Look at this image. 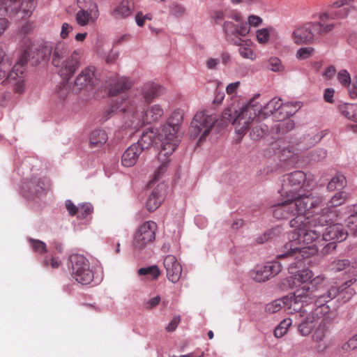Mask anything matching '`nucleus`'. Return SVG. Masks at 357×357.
I'll list each match as a JSON object with an SVG mask.
<instances>
[{"mask_svg": "<svg viewBox=\"0 0 357 357\" xmlns=\"http://www.w3.org/2000/svg\"><path fill=\"white\" fill-rule=\"evenodd\" d=\"M353 280L347 281L340 287L331 286L324 294L319 296L314 303L317 307L311 312H307L304 307L303 303L302 307L296 312H298V330L303 336L308 335L319 322L323 320H334L335 313L332 311L327 303L339 295L343 302L348 301L354 294L355 291L351 288Z\"/></svg>", "mask_w": 357, "mask_h": 357, "instance_id": "1", "label": "nucleus"}, {"mask_svg": "<svg viewBox=\"0 0 357 357\" xmlns=\"http://www.w3.org/2000/svg\"><path fill=\"white\" fill-rule=\"evenodd\" d=\"M287 251L278 255V259H287L291 261L288 267L289 272L292 275L288 278L287 282L291 289H295L291 293L296 300L303 303H310L313 300L312 296V287L310 286V279L313 277V273L308 268L295 271L296 268L303 265V259L314 255L317 249L314 245L306 247L287 248Z\"/></svg>", "mask_w": 357, "mask_h": 357, "instance_id": "2", "label": "nucleus"}, {"mask_svg": "<svg viewBox=\"0 0 357 357\" xmlns=\"http://www.w3.org/2000/svg\"><path fill=\"white\" fill-rule=\"evenodd\" d=\"M259 97V95L255 96L239 109L234 105L227 107L222 114L223 123H231L237 134L244 135L252 122L261 120L257 112L261 109V104L257 101Z\"/></svg>", "mask_w": 357, "mask_h": 357, "instance_id": "3", "label": "nucleus"}, {"mask_svg": "<svg viewBox=\"0 0 357 357\" xmlns=\"http://www.w3.org/2000/svg\"><path fill=\"white\" fill-rule=\"evenodd\" d=\"M335 28V23H327L320 20L306 21L294 26L291 34L293 43L297 45H311L326 36Z\"/></svg>", "mask_w": 357, "mask_h": 357, "instance_id": "4", "label": "nucleus"}, {"mask_svg": "<svg viewBox=\"0 0 357 357\" xmlns=\"http://www.w3.org/2000/svg\"><path fill=\"white\" fill-rule=\"evenodd\" d=\"M323 197H306L298 199H287L278 204L273 209V215L277 219H287L291 216L307 215L314 209L322 206Z\"/></svg>", "mask_w": 357, "mask_h": 357, "instance_id": "5", "label": "nucleus"}, {"mask_svg": "<svg viewBox=\"0 0 357 357\" xmlns=\"http://www.w3.org/2000/svg\"><path fill=\"white\" fill-rule=\"evenodd\" d=\"M123 102L114 103L109 110L106 111L107 119L112 116V113L118 111L126 112L130 114L132 119L131 126L134 128L142 126L144 123H151L158 121L164 114L163 109L159 105H153L151 106L146 112L139 111L135 100L129 101L128 103L125 102L126 105L123 106Z\"/></svg>", "mask_w": 357, "mask_h": 357, "instance_id": "6", "label": "nucleus"}, {"mask_svg": "<svg viewBox=\"0 0 357 357\" xmlns=\"http://www.w3.org/2000/svg\"><path fill=\"white\" fill-rule=\"evenodd\" d=\"M312 183L313 179L307 178L304 172L295 171L283 176L279 193L287 199H296L304 197H321L309 193V189L311 188Z\"/></svg>", "mask_w": 357, "mask_h": 357, "instance_id": "7", "label": "nucleus"}, {"mask_svg": "<svg viewBox=\"0 0 357 357\" xmlns=\"http://www.w3.org/2000/svg\"><path fill=\"white\" fill-rule=\"evenodd\" d=\"M289 225L294 230L289 234L291 241L289 246L295 248L297 244L309 245L313 243L320 237L322 229L317 227L307 215H299L290 220Z\"/></svg>", "mask_w": 357, "mask_h": 357, "instance_id": "8", "label": "nucleus"}, {"mask_svg": "<svg viewBox=\"0 0 357 357\" xmlns=\"http://www.w3.org/2000/svg\"><path fill=\"white\" fill-rule=\"evenodd\" d=\"M183 113L180 109L174 111L167 122L160 127L158 132V139L162 144L160 155L172 154L178 144L177 133L183 122Z\"/></svg>", "mask_w": 357, "mask_h": 357, "instance_id": "9", "label": "nucleus"}, {"mask_svg": "<svg viewBox=\"0 0 357 357\" xmlns=\"http://www.w3.org/2000/svg\"><path fill=\"white\" fill-rule=\"evenodd\" d=\"M217 121L216 116L202 111L197 112L190 127V136L193 138L200 135L199 141H203L210 133L212 128Z\"/></svg>", "mask_w": 357, "mask_h": 357, "instance_id": "10", "label": "nucleus"}, {"mask_svg": "<svg viewBox=\"0 0 357 357\" xmlns=\"http://www.w3.org/2000/svg\"><path fill=\"white\" fill-rule=\"evenodd\" d=\"M70 259L72 263V275L75 280L83 285L90 284L93 280V272L89 260L81 255H73Z\"/></svg>", "mask_w": 357, "mask_h": 357, "instance_id": "11", "label": "nucleus"}, {"mask_svg": "<svg viewBox=\"0 0 357 357\" xmlns=\"http://www.w3.org/2000/svg\"><path fill=\"white\" fill-rule=\"evenodd\" d=\"M157 229V224L152 220L146 221L139 225L134 234L133 248L142 250L153 243L155 238Z\"/></svg>", "mask_w": 357, "mask_h": 357, "instance_id": "12", "label": "nucleus"}, {"mask_svg": "<svg viewBox=\"0 0 357 357\" xmlns=\"http://www.w3.org/2000/svg\"><path fill=\"white\" fill-rule=\"evenodd\" d=\"M289 104H283L280 98H274L264 107L261 105L260 112H257L261 119H264L271 114H274L277 119H285L294 113V111L289 110Z\"/></svg>", "mask_w": 357, "mask_h": 357, "instance_id": "13", "label": "nucleus"}, {"mask_svg": "<svg viewBox=\"0 0 357 357\" xmlns=\"http://www.w3.org/2000/svg\"><path fill=\"white\" fill-rule=\"evenodd\" d=\"M222 29L227 39L236 45H241L244 43L241 37L246 36L250 31L246 21L236 24L233 22L225 21L222 24Z\"/></svg>", "mask_w": 357, "mask_h": 357, "instance_id": "14", "label": "nucleus"}, {"mask_svg": "<svg viewBox=\"0 0 357 357\" xmlns=\"http://www.w3.org/2000/svg\"><path fill=\"white\" fill-rule=\"evenodd\" d=\"M303 303L296 300V298L291 293L282 298L277 299L268 303L266 306V311L269 313H275L282 308L289 314L296 312L302 307Z\"/></svg>", "mask_w": 357, "mask_h": 357, "instance_id": "15", "label": "nucleus"}, {"mask_svg": "<svg viewBox=\"0 0 357 357\" xmlns=\"http://www.w3.org/2000/svg\"><path fill=\"white\" fill-rule=\"evenodd\" d=\"M282 266L279 261L268 262L252 271L250 276L257 282H264L277 275L281 271Z\"/></svg>", "mask_w": 357, "mask_h": 357, "instance_id": "16", "label": "nucleus"}, {"mask_svg": "<svg viewBox=\"0 0 357 357\" xmlns=\"http://www.w3.org/2000/svg\"><path fill=\"white\" fill-rule=\"evenodd\" d=\"M335 1L328 6V10H322L319 13H314L312 17L325 22L330 20H343L347 18L353 6L347 7V6H341L340 7H335L333 5Z\"/></svg>", "mask_w": 357, "mask_h": 357, "instance_id": "17", "label": "nucleus"}, {"mask_svg": "<svg viewBox=\"0 0 357 357\" xmlns=\"http://www.w3.org/2000/svg\"><path fill=\"white\" fill-rule=\"evenodd\" d=\"M100 15L98 4L90 1L86 9L81 8L75 15V20L78 25L86 26L96 22Z\"/></svg>", "mask_w": 357, "mask_h": 357, "instance_id": "18", "label": "nucleus"}, {"mask_svg": "<svg viewBox=\"0 0 357 357\" xmlns=\"http://www.w3.org/2000/svg\"><path fill=\"white\" fill-rule=\"evenodd\" d=\"M107 82L109 95L111 96H115L119 94H123L122 100L125 101V93L131 88L132 82L128 77H119V75L110 77Z\"/></svg>", "mask_w": 357, "mask_h": 357, "instance_id": "19", "label": "nucleus"}, {"mask_svg": "<svg viewBox=\"0 0 357 357\" xmlns=\"http://www.w3.org/2000/svg\"><path fill=\"white\" fill-rule=\"evenodd\" d=\"M7 10L13 12L22 11L24 15L29 17L31 15L36 6V0H4L1 2Z\"/></svg>", "mask_w": 357, "mask_h": 357, "instance_id": "20", "label": "nucleus"}, {"mask_svg": "<svg viewBox=\"0 0 357 357\" xmlns=\"http://www.w3.org/2000/svg\"><path fill=\"white\" fill-rule=\"evenodd\" d=\"M167 279L172 283L177 282L182 273V267L175 256L169 255L163 261Z\"/></svg>", "mask_w": 357, "mask_h": 357, "instance_id": "21", "label": "nucleus"}, {"mask_svg": "<svg viewBox=\"0 0 357 357\" xmlns=\"http://www.w3.org/2000/svg\"><path fill=\"white\" fill-rule=\"evenodd\" d=\"M166 188L162 183L158 184L150 193L146 202V208L149 212L155 211L163 202Z\"/></svg>", "mask_w": 357, "mask_h": 357, "instance_id": "22", "label": "nucleus"}, {"mask_svg": "<svg viewBox=\"0 0 357 357\" xmlns=\"http://www.w3.org/2000/svg\"><path fill=\"white\" fill-rule=\"evenodd\" d=\"M321 234L322 241L341 242L347 238L348 233L342 225L333 224L326 227L325 231L322 230Z\"/></svg>", "mask_w": 357, "mask_h": 357, "instance_id": "23", "label": "nucleus"}, {"mask_svg": "<svg viewBox=\"0 0 357 357\" xmlns=\"http://www.w3.org/2000/svg\"><path fill=\"white\" fill-rule=\"evenodd\" d=\"M336 218L337 214L335 211L326 207L321 209L320 213L310 217V219L314 225H317V227L319 229H322V227L325 225H333Z\"/></svg>", "mask_w": 357, "mask_h": 357, "instance_id": "24", "label": "nucleus"}, {"mask_svg": "<svg viewBox=\"0 0 357 357\" xmlns=\"http://www.w3.org/2000/svg\"><path fill=\"white\" fill-rule=\"evenodd\" d=\"M336 218L337 214L335 211L326 207L321 209L320 213L310 217V219L314 225H317V227L319 229H322V227L325 225H333Z\"/></svg>", "mask_w": 357, "mask_h": 357, "instance_id": "25", "label": "nucleus"}, {"mask_svg": "<svg viewBox=\"0 0 357 357\" xmlns=\"http://www.w3.org/2000/svg\"><path fill=\"white\" fill-rule=\"evenodd\" d=\"M75 68H61L59 74L63 79V83L58 87L56 95L58 98L64 101L70 94V86L65 80L68 81L75 73Z\"/></svg>", "mask_w": 357, "mask_h": 357, "instance_id": "26", "label": "nucleus"}, {"mask_svg": "<svg viewBox=\"0 0 357 357\" xmlns=\"http://www.w3.org/2000/svg\"><path fill=\"white\" fill-rule=\"evenodd\" d=\"M40 58H42V56L39 52H33L30 48H26L19 55L15 65L20 66H37L42 65L43 60H40Z\"/></svg>", "mask_w": 357, "mask_h": 357, "instance_id": "27", "label": "nucleus"}, {"mask_svg": "<svg viewBox=\"0 0 357 357\" xmlns=\"http://www.w3.org/2000/svg\"><path fill=\"white\" fill-rule=\"evenodd\" d=\"M24 71L21 68H12L7 76V83L13 85V91L22 94L25 90Z\"/></svg>", "mask_w": 357, "mask_h": 357, "instance_id": "28", "label": "nucleus"}, {"mask_svg": "<svg viewBox=\"0 0 357 357\" xmlns=\"http://www.w3.org/2000/svg\"><path fill=\"white\" fill-rule=\"evenodd\" d=\"M142 153L139 145L132 144L123 153L121 163L124 167H130L135 165Z\"/></svg>", "mask_w": 357, "mask_h": 357, "instance_id": "29", "label": "nucleus"}, {"mask_svg": "<svg viewBox=\"0 0 357 357\" xmlns=\"http://www.w3.org/2000/svg\"><path fill=\"white\" fill-rule=\"evenodd\" d=\"M93 75L94 74L91 71L90 68H84L76 77L73 90L75 93H78L82 89L93 84Z\"/></svg>", "mask_w": 357, "mask_h": 357, "instance_id": "30", "label": "nucleus"}, {"mask_svg": "<svg viewBox=\"0 0 357 357\" xmlns=\"http://www.w3.org/2000/svg\"><path fill=\"white\" fill-rule=\"evenodd\" d=\"M134 10L133 0H122L111 12L114 18H126L130 16Z\"/></svg>", "mask_w": 357, "mask_h": 357, "instance_id": "31", "label": "nucleus"}, {"mask_svg": "<svg viewBox=\"0 0 357 357\" xmlns=\"http://www.w3.org/2000/svg\"><path fill=\"white\" fill-rule=\"evenodd\" d=\"M165 89L161 85L149 82L144 84L142 88V93L146 102L151 101L153 98L162 95Z\"/></svg>", "mask_w": 357, "mask_h": 357, "instance_id": "32", "label": "nucleus"}, {"mask_svg": "<svg viewBox=\"0 0 357 357\" xmlns=\"http://www.w3.org/2000/svg\"><path fill=\"white\" fill-rule=\"evenodd\" d=\"M158 140V135L153 130L149 129L146 132H144L141 136V138L134 145H139V147L142 149V151L145 149H148L151 147L153 144H157Z\"/></svg>", "mask_w": 357, "mask_h": 357, "instance_id": "33", "label": "nucleus"}, {"mask_svg": "<svg viewBox=\"0 0 357 357\" xmlns=\"http://www.w3.org/2000/svg\"><path fill=\"white\" fill-rule=\"evenodd\" d=\"M341 114L347 119L356 123V125L351 126L354 132L357 131V105L345 103L339 106Z\"/></svg>", "mask_w": 357, "mask_h": 357, "instance_id": "34", "label": "nucleus"}, {"mask_svg": "<svg viewBox=\"0 0 357 357\" xmlns=\"http://www.w3.org/2000/svg\"><path fill=\"white\" fill-rule=\"evenodd\" d=\"M107 139L108 137L105 130L100 129L95 130L90 136V147H100L106 143Z\"/></svg>", "mask_w": 357, "mask_h": 357, "instance_id": "35", "label": "nucleus"}, {"mask_svg": "<svg viewBox=\"0 0 357 357\" xmlns=\"http://www.w3.org/2000/svg\"><path fill=\"white\" fill-rule=\"evenodd\" d=\"M333 320H323L321 319L317 324L318 326L312 334V340L316 343H321L324 341L328 331L327 324L332 322Z\"/></svg>", "mask_w": 357, "mask_h": 357, "instance_id": "36", "label": "nucleus"}, {"mask_svg": "<svg viewBox=\"0 0 357 357\" xmlns=\"http://www.w3.org/2000/svg\"><path fill=\"white\" fill-rule=\"evenodd\" d=\"M347 267L349 268V272L354 275L357 274V260L352 264L351 266L350 265L349 260L347 259H338L334 261L331 264L332 270L336 272L341 271L346 268Z\"/></svg>", "mask_w": 357, "mask_h": 357, "instance_id": "37", "label": "nucleus"}, {"mask_svg": "<svg viewBox=\"0 0 357 357\" xmlns=\"http://www.w3.org/2000/svg\"><path fill=\"white\" fill-rule=\"evenodd\" d=\"M68 53L67 47L62 43L57 44L53 52L52 63L54 67H59L61 61H63Z\"/></svg>", "mask_w": 357, "mask_h": 357, "instance_id": "38", "label": "nucleus"}, {"mask_svg": "<svg viewBox=\"0 0 357 357\" xmlns=\"http://www.w3.org/2000/svg\"><path fill=\"white\" fill-rule=\"evenodd\" d=\"M161 149L158 153V160L161 162V165L157 168L156 171L154 173L153 179L154 181H158L160 179L161 176L167 171V165L169 162V157L172 154H167L165 155H160V153L162 151V144L160 143Z\"/></svg>", "mask_w": 357, "mask_h": 357, "instance_id": "39", "label": "nucleus"}, {"mask_svg": "<svg viewBox=\"0 0 357 357\" xmlns=\"http://www.w3.org/2000/svg\"><path fill=\"white\" fill-rule=\"evenodd\" d=\"M346 185V178L342 175L337 174L331 178L327 185L328 191H334L335 190H341Z\"/></svg>", "mask_w": 357, "mask_h": 357, "instance_id": "40", "label": "nucleus"}, {"mask_svg": "<svg viewBox=\"0 0 357 357\" xmlns=\"http://www.w3.org/2000/svg\"><path fill=\"white\" fill-rule=\"evenodd\" d=\"M349 195L344 191L335 193L328 202V208H333L343 204L348 199Z\"/></svg>", "mask_w": 357, "mask_h": 357, "instance_id": "41", "label": "nucleus"}, {"mask_svg": "<svg viewBox=\"0 0 357 357\" xmlns=\"http://www.w3.org/2000/svg\"><path fill=\"white\" fill-rule=\"evenodd\" d=\"M206 64L207 67H215L219 64L228 66L231 64V58L228 53L224 52L221 54L220 59L211 58L208 59Z\"/></svg>", "mask_w": 357, "mask_h": 357, "instance_id": "42", "label": "nucleus"}, {"mask_svg": "<svg viewBox=\"0 0 357 357\" xmlns=\"http://www.w3.org/2000/svg\"><path fill=\"white\" fill-rule=\"evenodd\" d=\"M138 274L139 275H145L150 280H156L160 276V271L157 266H151L139 268Z\"/></svg>", "mask_w": 357, "mask_h": 357, "instance_id": "43", "label": "nucleus"}, {"mask_svg": "<svg viewBox=\"0 0 357 357\" xmlns=\"http://www.w3.org/2000/svg\"><path fill=\"white\" fill-rule=\"evenodd\" d=\"M279 118L280 122L275 125L277 132L279 133H285L291 130L294 128V123L291 119Z\"/></svg>", "mask_w": 357, "mask_h": 357, "instance_id": "44", "label": "nucleus"}, {"mask_svg": "<svg viewBox=\"0 0 357 357\" xmlns=\"http://www.w3.org/2000/svg\"><path fill=\"white\" fill-rule=\"evenodd\" d=\"M273 27L261 28L256 31V38L259 43L266 44L270 40V32Z\"/></svg>", "mask_w": 357, "mask_h": 357, "instance_id": "45", "label": "nucleus"}, {"mask_svg": "<svg viewBox=\"0 0 357 357\" xmlns=\"http://www.w3.org/2000/svg\"><path fill=\"white\" fill-rule=\"evenodd\" d=\"M62 63L63 67H76L82 64L80 54L75 51L69 57L66 58Z\"/></svg>", "mask_w": 357, "mask_h": 357, "instance_id": "46", "label": "nucleus"}, {"mask_svg": "<svg viewBox=\"0 0 357 357\" xmlns=\"http://www.w3.org/2000/svg\"><path fill=\"white\" fill-rule=\"evenodd\" d=\"M326 157V151L324 149H317L307 154L309 162H318Z\"/></svg>", "mask_w": 357, "mask_h": 357, "instance_id": "47", "label": "nucleus"}, {"mask_svg": "<svg viewBox=\"0 0 357 357\" xmlns=\"http://www.w3.org/2000/svg\"><path fill=\"white\" fill-rule=\"evenodd\" d=\"M268 132V127L266 125L256 126L250 132V137L254 140H258Z\"/></svg>", "mask_w": 357, "mask_h": 357, "instance_id": "48", "label": "nucleus"}, {"mask_svg": "<svg viewBox=\"0 0 357 357\" xmlns=\"http://www.w3.org/2000/svg\"><path fill=\"white\" fill-rule=\"evenodd\" d=\"M29 241L31 245L32 249L36 252L40 254V255L47 252V246H46V244L43 241H40V240L33 239V238H30L29 240Z\"/></svg>", "mask_w": 357, "mask_h": 357, "instance_id": "49", "label": "nucleus"}, {"mask_svg": "<svg viewBox=\"0 0 357 357\" xmlns=\"http://www.w3.org/2000/svg\"><path fill=\"white\" fill-rule=\"evenodd\" d=\"M314 49L312 47H303L299 48L296 53V57L300 60H305L312 56Z\"/></svg>", "mask_w": 357, "mask_h": 357, "instance_id": "50", "label": "nucleus"}, {"mask_svg": "<svg viewBox=\"0 0 357 357\" xmlns=\"http://www.w3.org/2000/svg\"><path fill=\"white\" fill-rule=\"evenodd\" d=\"M93 212V206L91 204L85 203L79 206L77 218H84Z\"/></svg>", "mask_w": 357, "mask_h": 357, "instance_id": "51", "label": "nucleus"}, {"mask_svg": "<svg viewBox=\"0 0 357 357\" xmlns=\"http://www.w3.org/2000/svg\"><path fill=\"white\" fill-rule=\"evenodd\" d=\"M295 153V149L293 146L284 147L280 151V160H287L291 159Z\"/></svg>", "mask_w": 357, "mask_h": 357, "instance_id": "52", "label": "nucleus"}, {"mask_svg": "<svg viewBox=\"0 0 357 357\" xmlns=\"http://www.w3.org/2000/svg\"><path fill=\"white\" fill-rule=\"evenodd\" d=\"M160 302V297L159 296H154L144 302V307L146 310H151L157 306Z\"/></svg>", "mask_w": 357, "mask_h": 357, "instance_id": "53", "label": "nucleus"}, {"mask_svg": "<svg viewBox=\"0 0 357 357\" xmlns=\"http://www.w3.org/2000/svg\"><path fill=\"white\" fill-rule=\"evenodd\" d=\"M346 222L348 228L355 232L357 230V212L350 215Z\"/></svg>", "mask_w": 357, "mask_h": 357, "instance_id": "54", "label": "nucleus"}, {"mask_svg": "<svg viewBox=\"0 0 357 357\" xmlns=\"http://www.w3.org/2000/svg\"><path fill=\"white\" fill-rule=\"evenodd\" d=\"M246 22L249 26H252L254 27H257L262 24L263 20L258 15H250L248 17V21Z\"/></svg>", "mask_w": 357, "mask_h": 357, "instance_id": "55", "label": "nucleus"}, {"mask_svg": "<svg viewBox=\"0 0 357 357\" xmlns=\"http://www.w3.org/2000/svg\"><path fill=\"white\" fill-rule=\"evenodd\" d=\"M337 78L340 82L344 86H347L351 82L350 75L346 70H341L337 75Z\"/></svg>", "mask_w": 357, "mask_h": 357, "instance_id": "56", "label": "nucleus"}, {"mask_svg": "<svg viewBox=\"0 0 357 357\" xmlns=\"http://www.w3.org/2000/svg\"><path fill=\"white\" fill-rule=\"evenodd\" d=\"M61 261L59 260L58 258H56V257H52L51 259H50V261H49L47 258L44 259L43 260V266L44 267H46L47 268L49 266H51V267L52 268H57L59 267V266L61 265Z\"/></svg>", "mask_w": 357, "mask_h": 357, "instance_id": "57", "label": "nucleus"}, {"mask_svg": "<svg viewBox=\"0 0 357 357\" xmlns=\"http://www.w3.org/2000/svg\"><path fill=\"white\" fill-rule=\"evenodd\" d=\"M247 43V41H245ZM247 47L240 45V48L238 50L241 56L245 59H252L253 52L250 47H248V44H246Z\"/></svg>", "mask_w": 357, "mask_h": 357, "instance_id": "58", "label": "nucleus"}, {"mask_svg": "<svg viewBox=\"0 0 357 357\" xmlns=\"http://www.w3.org/2000/svg\"><path fill=\"white\" fill-rule=\"evenodd\" d=\"M232 5H239L245 3L248 6L262 4L263 0H230Z\"/></svg>", "mask_w": 357, "mask_h": 357, "instance_id": "59", "label": "nucleus"}, {"mask_svg": "<svg viewBox=\"0 0 357 357\" xmlns=\"http://www.w3.org/2000/svg\"><path fill=\"white\" fill-rule=\"evenodd\" d=\"M277 231V229H273L272 230L268 231L265 232L262 236L257 237V242L258 243H263L269 239L273 238V234Z\"/></svg>", "mask_w": 357, "mask_h": 357, "instance_id": "60", "label": "nucleus"}, {"mask_svg": "<svg viewBox=\"0 0 357 357\" xmlns=\"http://www.w3.org/2000/svg\"><path fill=\"white\" fill-rule=\"evenodd\" d=\"M181 321L180 316H174L171 321L169 323L167 326L166 327V331L167 332H173L177 328L178 324Z\"/></svg>", "mask_w": 357, "mask_h": 357, "instance_id": "61", "label": "nucleus"}, {"mask_svg": "<svg viewBox=\"0 0 357 357\" xmlns=\"http://www.w3.org/2000/svg\"><path fill=\"white\" fill-rule=\"evenodd\" d=\"M66 208L70 215H78L79 206H76L70 200L66 202Z\"/></svg>", "mask_w": 357, "mask_h": 357, "instance_id": "62", "label": "nucleus"}, {"mask_svg": "<svg viewBox=\"0 0 357 357\" xmlns=\"http://www.w3.org/2000/svg\"><path fill=\"white\" fill-rule=\"evenodd\" d=\"M324 280H325V277L323 275H318L314 278L313 276L312 278V279H310V286L311 287H312V293L315 290V289L317 288V286H318L319 284L322 283Z\"/></svg>", "mask_w": 357, "mask_h": 357, "instance_id": "63", "label": "nucleus"}, {"mask_svg": "<svg viewBox=\"0 0 357 357\" xmlns=\"http://www.w3.org/2000/svg\"><path fill=\"white\" fill-rule=\"evenodd\" d=\"M212 19L218 23L225 18V13L222 10H215L211 15Z\"/></svg>", "mask_w": 357, "mask_h": 357, "instance_id": "64", "label": "nucleus"}]
</instances>
